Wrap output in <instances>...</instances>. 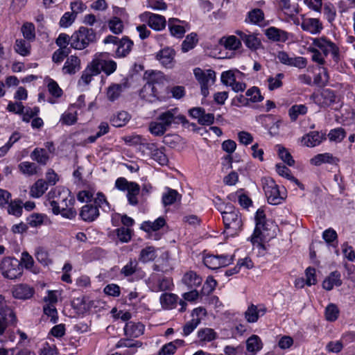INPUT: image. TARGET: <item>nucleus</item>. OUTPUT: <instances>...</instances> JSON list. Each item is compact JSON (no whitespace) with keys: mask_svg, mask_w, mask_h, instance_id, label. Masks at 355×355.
<instances>
[{"mask_svg":"<svg viewBox=\"0 0 355 355\" xmlns=\"http://www.w3.org/2000/svg\"><path fill=\"white\" fill-rule=\"evenodd\" d=\"M276 58L282 64L294 67L300 69H304L307 65L306 58L302 56H296L295 55L291 56L284 51H278Z\"/></svg>","mask_w":355,"mask_h":355,"instance_id":"f8f14e48","label":"nucleus"},{"mask_svg":"<svg viewBox=\"0 0 355 355\" xmlns=\"http://www.w3.org/2000/svg\"><path fill=\"white\" fill-rule=\"evenodd\" d=\"M276 171L280 176L286 178V179L293 182L301 189H304L303 185L300 182V181L291 175V170L284 164H277Z\"/></svg>","mask_w":355,"mask_h":355,"instance_id":"a19ab883","label":"nucleus"},{"mask_svg":"<svg viewBox=\"0 0 355 355\" xmlns=\"http://www.w3.org/2000/svg\"><path fill=\"white\" fill-rule=\"evenodd\" d=\"M255 229L252 234V240L257 243L259 236H264L263 232L268 230L266 218L263 220L255 221Z\"/></svg>","mask_w":355,"mask_h":355,"instance_id":"5fc2aeb1","label":"nucleus"},{"mask_svg":"<svg viewBox=\"0 0 355 355\" xmlns=\"http://www.w3.org/2000/svg\"><path fill=\"white\" fill-rule=\"evenodd\" d=\"M18 168L21 173L26 175H33L37 172V166L33 162H23L18 165Z\"/></svg>","mask_w":355,"mask_h":355,"instance_id":"864d4df0","label":"nucleus"},{"mask_svg":"<svg viewBox=\"0 0 355 355\" xmlns=\"http://www.w3.org/2000/svg\"><path fill=\"white\" fill-rule=\"evenodd\" d=\"M189 114L193 119H198V123L203 125H210L214 122V115L211 113H205L202 107H193L189 110Z\"/></svg>","mask_w":355,"mask_h":355,"instance_id":"f3484780","label":"nucleus"},{"mask_svg":"<svg viewBox=\"0 0 355 355\" xmlns=\"http://www.w3.org/2000/svg\"><path fill=\"white\" fill-rule=\"evenodd\" d=\"M311 45L321 51L324 55L327 56L331 54L334 60L337 61L339 59V47L327 37L322 36L313 38Z\"/></svg>","mask_w":355,"mask_h":355,"instance_id":"1a4fd4ad","label":"nucleus"},{"mask_svg":"<svg viewBox=\"0 0 355 355\" xmlns=\"http://www.w3.org/2000/svg\"><path fill=\"white\" fill-rule=\"evenodd\" d=\"M284 78V74L278 73L275 76H270L267 78L268 88L269 90L272 91L280 88L283 83L282 80Z\"/></svg>","mask_w":355,"mask_h":355,"instance_id":"de8ad7c7","label":"nucleus"},{"mask_svg":"<svg viewBox=\"0 0 355 355\" xmlns=\"http://www.w3.org/2000/svg\"><path fill=\"white\" fill-rule=\"evenodd\" d=\"M7 211L8 214L19 217L23 212V202L21 199H15L8 204Z\"/></svg>","mask_w":355,"mask_h":355,"instance_id":"37998d69","label":"nucleus"},{"mask_svg":"<svg viewBox=\"0 0 355 355\" xmlns=\"http://www.w3.org/2000/svg\"><path fill=\"white\" fill-rule=\"evenodd\" d=\"M166 190L167 191L162 195V203L165 207L172 205L175 201L178 196L176 190L169 188H167Z\"/></svg>","mask_w":355,"mask_h":355,"instance_id":"774afa93","label":"nucleus"},{"mask_svg":"<svg viewBox=\"0 0 355 355\" xmlns=\"http://www.w3.org/2000/svg\"><path fill=\"white\" fill-rule=\"evenodd\" d=\"M267 311V309L263 304L254 305L251 304L244 313L245 320L249 323H254L258 321L260 316H263Z\"/></svg>","mask_w":355,"mask_h":355,"instance_id":"a211bd4d","label":"nucleus"},{"mask_svg":"<svg viewBox=\"0 0 355 355\" xmlns=\"http://www.w3.org/2000/svg\"><path fill=\"white\" fill-rule=\"evenodd\" d=\"M94 206L97 207L98 209L101 208L103 211L106 212L110 211L111 209L110 203L107 202L105 195L101 192H98L96 194V197L94 198Z\"/></svg>","mask_w":355,"mask_h":355,"instance_id":"4d7b16f0","label":"nucleus"},{"mask_svg":"<svg viewBox=\"0 0 355 355\" xmlns=\"http://www.w3.org/2000/svg\"><path fill=\"white\" fill-rule=\"evenodd\" d=\"M144 325L141 322L130 321L125 324L124 327L125 335L131 338H138L144 332Z\"/></svg>","mask_w":355,"mask_h":355,"instance_id":"393cba45","label":"nucleus"},{"mask_svg":"<svg viewBox=\"0 0 355 355\" xmlns=\"http://www.w3.org/2000/svg\"><path fill=\"white\" fill-rule=\"evenodd\" d=\"M323 13L326 19L329 23H333L336 17V10L332 3H325L323 8Z\"/></svg>","mask_w":355,"mask_h":355,"instance_id":"338daca9","label":"nucleus"},{"mask_svg":"<svg viewBox=\"0 0 355 355\" xmlns=\"http://www.w3.org/2000/svg\"><path fill=\"white\" fill-rule=\"evenodd\" d=\"M162 78V73L152 71L149 74L147 83L140 91L139 95L141 98L149 103L162 101L165 98V96L160 94V90L163 87L161 83Z\"/></svg>","mask_w":355,"mask_h":355,"instance_id":"f257e3e1","label":"nucleus"},{"mask_svg":"<svg viewBox=\"0 0 355 355\" xmlns=\"http://www.w3.org/2000/svg\"><path fill=\"white\" fill-rule=\"evenodd\" d=\"M175 55L176 52L173 49L166 47L157 53L156 58L164 67L172 68L175 63Z\"/></svg>","mask_w":355,"mask_h":355,"instance_id":"2eb2a0df","label":"nucleus"},{"mask_svg":"<svg viewBox=\"0 0 355 355\" xmlns=\"http://www.w3.org/2000/svg\"><path fill=\"white\" fill-rule=\"evenodd\" d=\"M202 279L196 272L190 270L182 277V283L189 288H196L202 284Z\"/></svg>","mask_w":355,"mask_h":355,"instance_id":"b1692460","label":"nucleus"},{"mask_svg":"<svg viewBox=\"0 0 355 355\" xmlns=\"http://www.w3.org/2000/svg\"><path fill=\"white\" fill-rule=\"evenodd\" d=\"M198 42V35L196 33L189 34L182 43L181 50L184 53H187L195 48Z\"/></svg>","mask_w":355,"mask_h":355,"instance_id":"ea45409f","label":"nucleus"},{"mask_svg":"<svg viewBox=\"0 0 355 355\" xmlns=\"http://www.w3.org/2000/svg\"><path fill=\"white\" fill-rule=\"evenodd\" d=\"M222 217L225 229L231 230L230 234H237L242 227V220L239 210L230 205H225V211H222Z\"/></svg>","mask_w":355,"mask_h":355,"instance_id":"423d86ee","label":"nucleus"},{"mask_svg":"<svg viewBox=\"0 0 355 355\" xmlns=\"http://www.w3.org/2000/svg\"><path fill=\"white\" fill-rule=\"evenodd\" d=\"M198 336L200 342L207 343L214 340L217 334L212 329L204 328L198 331Z\"/></svg>","mask_w":355,"mask_h":355,"instance_id":"09e8293b","label":"nucleus"},{"mask_svg":"<svg viewBox=\"0 0 355 355\" xmlns=\"http://www.w3.org/2000/svg\"><path fill=\"white\" fill-rule=\"evenodd\" d=\"M327 137L331 142L340 143L346 137V131L343 128L331 129Z\"/></svg>","mask_w":355,"mask_h":355,"instance_id":"c03bdc74","label":"nucleus"},{"mask_svg":"<svg viewBox=\"0 0 355 355\" xmlns=\"http://www.w3.org/2000/svg\"><path fill=\"white\" fill-rule=\"evenodd\" d=\"M266 37L274 42H285L288 40V33L286 31L271 26L266 31Z\"/></svg>","mask_w":355,"mask_h":355,"instance_id":"cd10ccee","label":"nucleus"},{"mask_svg":"<svg viewBox=\"0 0 355 355\" xmlns=\"http://www.w3.org/2000/svg\"><path fill=\"white\" fill-rule=\"evenodd\" d=\"M17 318L14 310L7 304L5 297L0 295V336L17 325Z\"/></svg>","mask_w":355,"mask_h":355,"instance_id":"39448f33","label":"nucleus"},{"mask_svg":"<svg viewBox=\"0 0 355 355\" xmlns=\"http://www.w3.org/2000/svg\"><path fill=\"white\" fill-rule=\"evenodd\" d=\"M31 158L41 165H46L49 159V154L44 148H36L31 153Z\"/></svg>","mask_w":355,"mask_h":355,"instance_id":"e433bc0d","label":"nucleus"},{"mask_svg":"<svg viewBox=\"0 0 355 355\" xmlns=\"http://www.w3.org/2000/svg\"><path fill=\"white\" fill-rule=\"evenodd\" d=\"M49 204L54 214L61 212L60 208L73 206L76 200L70 191L64 187H56L48 193Z\"/></svg>","mask_w":355,"mask_h":355,"instance_id":"f03ea898","label":"nucleus"},{"mask_svg":"<svg viewBox=\"0 0 355 355\" xmlns=\"http://www.w3.org/2000/svg\"><path fill=\"white\" fill-rule=\"evenodd\" d=\"M165 224V219L161 216L153 222L150 220L143 222L141 228L146 232H155L163 227Z\"/></svg>","mask_w":355,"mask_h":355,"instance_id":"72a5a7b5","label":"nucleus"},{"mask_svg":"<svg viewBox=\"0 0 355 355\" xmlns=\"http://www.w3.org/2000/svg\"><path fill=\"white\" fill-rule=\"evenodd\" d=\"M263 347L261 338L257 335H252L246 340V349L251 355H255Z\"/></svg>","mask_w":355,"mask_h":355,"instance_id":"473e14b6","label":"nucleus"},{"mask_svg":"<svg viewBox=\"0 0 355 355\" xmlns=\"http://www.w3.org/2000/svg\"><path fill=\"white\" fill-rule=\"evenodd\" d=\"M80 216L84 221L92 222L98 217L99 210L94 205L87 204L82 207Z\"/></svg>","mask_w":355,"mask_h":355,"instance_id":"a878e982","label":"nucleus"},{"mask_svg":"<svg viewBox=\"0 0 355 355\" xmlns=\"http://www.w3.org/2000/svg\"><path fill=\"white\" fill-rule=\"evenodd\" d=\"M123 85L122 84H112L107 90V97L109 101H114L121 95L123 91Z\"/></svg>","mask_w":355,"mask_h":355,"instance_id":"8fccbe9b","label":"nucleus"},{"mask_svg":"<svg viewBox=\"0 0 355 355\" xmlns=\"http://www.w3.org/2000/svg\"><path fill=\"white\" fill-rule=\"evenodd\" d=\"M141 17L147 21L148 26L155 31H161L166 26V19L164 17L154 14L150 12H145Z\"/></svg>","mask_w":355,"mask_h":355,"instance_id":"4468645a","label":"nucleus"},{"mask_svg":"<svg viewBox=\"0 0 355 355\" xmlns=\"http://www.w3.org/2000/svg\"><path fill=\"white\" fill-rule=\"evenodd\" d=\"M339 159L329 153H320L315 155L310 159L313 166H320L322 164H337Z\"/></svg>","mask_w":355,"mask_h":355,"instance_id":"bb28decb","label":"nucleus"},{"mask_svg":"<svg viewBox=\"0 0 355 355\" xmlns=\"http://www.w3.org/2000/svg\"><path fill=\"white\" fill-rule=\"evenodd\" d=\"M0 270L3 277L15 279L23 273V267L20 261L14 257L4 258L0 265Z\"/></svg>","mask_w":355,"mask_h":355,"instance_id":"6e6552de","label":"nucleus"},{"mask_svg":"<svg viewBox=\"0 0 355 355\" xmlns=\"http://www.w3.org/2000/svg\"><path fill=\"white\" fill-rule=\"evenodd\" d=\"M340 311L336 304L330 303L325 309L324 315L327 321L334 322L339 315Z\"/></svg>","mask_w":355,"mask_h":355,"instance_id":"6e6d98bb","label":"nucleus"},{"mask_svg":"<svg viewBox=\"0 0 355 355\" xmlns=\"http://www.w3.org/2000/svg\"><path fill=\"white\" fill-rule=\"evenodd\" d=\"M127 191V198L129 204L133 206L137 205L139 202L137 196L140 191L139 185L135 182L134 184H130V187Z\"/></svg>","mask_w":355,"mask_h":355,"instance_id":"a18cd8bd","label":"nucleus"},{"mask_svg":"<svg viewBox=\"0 0 355 355\" xmlns=\"http://www.w3.org/2000/svg\"><path fill=\"white\" fill-rule=\"evenodd\" d=\"M311 99L315 104L321 108H327L338 101V96L334 90L324 88L313 93Z\"/></svg>","mask_w":355,"mask_h":355,"instance_id":"9d476101","label":"nucleus"},{"mask_svg":"<svg viewBox=\"0 0 355 355\" xmlns=\"http://www.w3.org/2000/svg\"><path fill=\"white\" fill-rule=\"evenodd\" d=\"M309 51L311 53V60L313 62L320 66H323L325 64V57H327V55H324L322 52H320L314 46H310Z\"/></svg>","mask_w":355,"mask_h":355,"instance_id":"680f3d73","label":"nucleus"},{"mask_svg":"<svg viewBox=\"0 0 355 355\" xmlns=\"http://www.w3.org/2000/svg\"><path fill=\"white\" fill-rule=\"evenodd\" d=\"M15 50L19 55L27 56L31 53V44L24 40H17L15 41Z\"/></svg>","mask_w":355,"mask_h":355,"instance_id":"3c124183","label":"nucleus"},{"mask_svg":"<svg viewBox=\"0 0 355 355\" xmlns=\"http://www.w3.org/2000/svg\"><path fill=\"white\" fill-rule=\"evenodd\" d=\"M183 300L179 299V311L183 312L186 311L187 306V302L194 303L199 297V293L193 288L191 291L184 293L182 295Z\"/></svg>","mask_w":355,"mask_h":355,"instance_id":"2f4dec72","label":"nucleus"},{"mask_svg":"<svg viewBox=\"0 0 355 355\" xmlns=\"http://www.w3.org/2000/svg\"><path fill=\"white\" fill-rule=\"evenodd\" d=\"M234 259V255L222 254H207L203 257V263L206 267L211 270H216L222 267L230 265Z\"/></svg>","mask_w":355,"mask_h":355,"instance_id":"9b49d317","label":"nucleus"},{"mask_svg":"<svg viewBox=\"0 0 355 355\" xmlns=\"http://www.w3.org/2000/svg\"><path fill=\"white\" fill-rule=\"evenodd\" d=\"M235 34L239 37L245 46L252 51H255L261 46V42L257 35L248 30H236Z\"/></svg>","mask_w":355,"mask_h":355,"instance_id":"ddd939ff","label":"nucleus"},{"mask_svg":"<svg viewBox=\"0 0 355 355\" xmlns=\"http://www.w3.org/2000/svg\"><path fill=\"white\" fill-rule=\"evenodd\" d=\"M301 28L303 31L311 34H319L323 29L322 22L317 18H305L301 23Z\"/></svg>","mask_w":355,"mask_h":355,"instance_id":"4be33fe9","label":"nucleus"},{"mask_svg":"<svg viewBox=\"0 0 355 355\" xmlns=\"http://www.w3.org/2000/svg\"><path fill=\"white\" fill-rule=\"evenodd\" d=\"M327 139V135L322 132L311 131L304 135L302 139V144L306 147H315L320 145Z\"/></svg>","mask_w":355,"mask_h":355,"instance_id":"dca6fc26","label":"nucleus"},{"mask_svg":"<svg viewBox=\"0 0 355 355\" xmlns=\"http://www.w3.org/2000/svg\"><path fill=\"white\" fill-rule=\"evenodd\" d=\"M195 78L200 85L201 94L206 98L209 94V87L216 82V72L212 69H202L196 67L193 69Z\"/></svg>","mask_w":355,"mask_h":355,"instance_id":"0eeeda50","label":"nucleus"},{"mask_svg":"<svg viewBox=\"0 0 355 355\" xmlns=\"http://www.w3.org/2000/svg\"><path fill=\"white\" fill-rule=\"evenodd\" d=\"M34 293V288L26 284H17L12 288V296L17 300H28L33 296Z\"/></svg>","mask_w":355,"mask_h":355,"instance_id":"6ab92c4d","label":"nucleus"},{"mask_svg":"<svg viewBox=\"0 0 355 355\" xmlns=\"http://www.w3.org/2000/svg\"><path fill=\"white\" fill-rule=\"evenodd\" d=\"M177 108H173L162 112L157 117L159 121L167 129H168L172 123H175L177 119Z\"/></svg>","mask_w":355,"mask_h":355,"instance_id":"c756f323","label":"nucleus"},{"mask_svg":"<svg viewBox=\"0 0 355 355\" xmlns=\"http://www.w3.org/2000/svg\"><path fill=\"white\" fill-rule=\"evenodd\" d=\"M177 300V297L175 294L164 293L160 297V302L163 308L172 309L174 307Z\"/></svg>","mask_w":355,"mask_h":355,"instance_id":"052dcab7","label":"nucleus"},{"mask_svg":"<svg viewBox=\"0 0 355 355\" xmlns=\"http://www.w3.org/2000/svg\"><path fill=\"white\" fill-rule=\"evenodd\" d=\"M130 119V116L127 112L121 111L112 117L111 122L115 127H122L129 121Z\"/></svg>","mask_w":355,"mask_h":355,"instance_id":"49530a36","label":"nucleus"},{"mask_svg":"<svg viewBox=\"0 0 355 355\" xmlns=\"http://www.w3.org/2000/svg\"><path fill=\"white\" fill-rule=\"evenodd\" d=\"M48 189V183L42 179L38 180L31 188L30 193L33 198H40Z\"/></svg>","mask_w":355,"mask_h":355,"instance_id":"58836bf2","label":"nucleus"},{"mask_svg":"<svg viewBox=\"0 0 355 355\" xmlns=\"http://www.w3.org/2000/svg\"><path fill=\"white\" fill-rule=\"evenodd\" d=\"M157 257L156 249L153 246H147L143 248L139 256V261L142 263L153 261Z\"/></svg>","mask_w":355,"mask_h":355,"instance_id":"4c0bfd02","label":"nucleus"},{"mask_svg":"<svg viewBox=\"0 0 355 355\" xmlns=\"http://www.w3.org/2000/svg\"><path fill=\"white\" fill-rule=\"evenodd\" d=\"M342 284L340 274L338 271L330 273L322 282V287L327 291H331L334 286H340Z\"/></svg>","mask_w":355,"mask_h":355,"instance_id":"7c9ffc66","label":"nucleus"},{"mask_svg":"<svg viewBox=\"0 0 355 355\" xmlns=\"http://www.w3.org/2000/svg\"><path fill=\"white\" fill-rule=\"evenodd\" d=\"M278 155L279 158L288 166H292L294 165L295 160L291 153L284 147L281 146H278Z\"/></svg>","mask_w":355,"mask_h":355,"instance_id":"69168bd1","label":"nucleus"},{"mask_svg":"<svg viewBox=\"0 0 355 355\" xmlns=\"http://www.w3.org/2000/svg\"><path fill=\"white\" fill-rule=\"evenodd\" d=\"M220 42L226 49L231 51L238 50L241 47V41L240 38L238 39L235 35L223 37L220 39Z\"/></svg>","mask_w":355,"mask_h":355,"instance_id":"c9c22d12","label":"nucleus"},{"mask_svg":"<svg viewBox=\"0 0 355 355\" xmlns=\"http://www.w3.org/2000/svg\"><path fill=\"white\" fill-rule=\"evenodd\" d=\"M97 40L96 33L92 28L81 26L71 36V47L83 50Z\"/></svg>","mask_w":355,"mask_h":355,"instance_id":"7ed1b4c3","label":"nucleus"},{"mask_svg":"<svg viewBox=\"0 0 355 355\" xmlns=\"http://www.w3.org/2000/svg\"><path fill=\"white\" fill-rule=\"evenodd\" d=\"M150 132L155 136H162L168 130L159 121H151L148 126Z\"/></svg>","mask_w":355,"mask_h":355,"instance_id":"bf43d9fd","label":"nucleus"},{"mask_svg":"<svg viewBox=\"0 0 355 355\" xmlns=\"http://www.w3.org/2000/svg\"><path fill=\"white\" fill-rule=\"evenodd\" d=\"M142 345V342L139 340H134L130 338H121L117 342L116 347L128 348V349L123 353V355H133L137 352V349L141 347Z\"/></svg>","mask_w":355,"mask_h":355,"instance_id":"412c9836","label":"nucleus"},{"mask_svg":"<svg viewBox=\"0 0 355 355\" xmlns=\"http://www.w3.org/2000/svg\"><path fill=\"white\" fill-rule=\"evenodd\" d=\"M139 270L138 261L136 259H130V261L121 268V274L128 277Z\"/></svg>","mask_w":355,"mask_h":355,"instance_id":"603ef678","label":"nucleus"},{"mask_svg":"<svg viewBox=\"0 0 355 355\" xmlns=\"http://www.w3.org/2000/svg\"><path fill=\"white\" fill-rule=\"evenodd\" d=\"M80 69V60L76 55H71L69 57L63 67L62 72L64 74H75Z\"/></svg>","mask_w":355,"mask_h":355,"instance_id":"c85d7f7f","label":"nucleus"},{"mask_svg":"<svg viewBox=\"0 0 355 355\" xmlns=\"http://www.w3.org/2000/svg\"><path fill=\"white\" fill-rule=\"evenodd\" d=\"M150 288L155 292L168 290L171 286V281L167 278H158L157 275L153 274L148 279Z\"/></svg>","mask_w":355,"mask_h":355,"instance_id":"aec40b11","label":"nucleus"},{"mask_svg":"<svg viewBox=\"0 0 355 355\" xmlns=\"http://www.w3.org/2000/svg\"><path fill=\"white\" fill-rule=\"evenodd\" d=\"M262 187L268 202L272 205L282 204L286 198V192L280 190L275 180L269 177L261 179Z\"/></svg>","mask_w":355,"mask_h":355,"instance_id":"20e7f679","label":"nucleus"},{"mask_svg":"<svg viewBox=\"0 0 355 355\" xmlns=\"http://www.w3.org/2000/svg\"><path fill=\"white\" fill-rule=\"evenodd\" d=\"M36 259L43 266H47L52 263L49 253L42 248H37L35 254Z\"/></svg>","mask_w":355,"mask_h":355,"instance_id":"e2e57ef3","label":"nucleus"},{"mask_svg":"<svg viewBox=\"0 0 355 355\" xmlns=\"http://www.w3.org/2000/svg\"><path fill=\"white\" fill-rule=\"evenodd\" d=\"M308 112V107L304 104L292 105L288 110V116L292 121H295L300 116L305 115Z\"/></svg>","mask_w":355,"mask_h":355,"instance_id":"79ce46f5","label":"nucleus"},{"mask_svg":"<svg viewBox=\"0 0 355 355\" xmlns=\"http://www.w3.org/2000/svg\"><path fill=\"white\" fill-rule=\"evenodd\" d=\"M265 15L260 8H254L250 10L245 17V22L250 24L261 26L264 24Z\"/></svg>","mask_w":355,"mask_h":355,"instance_id":"5701e85b","label":"nucleus"},{"mask_svg":"<svg viewBox=\"0 0 355 355\" xmlns=\"http://www.w3.org/2000/svg\"><path fill=\"white\" fill-rule=\"evenodd\" d=\"M133 45L132 41L128 39L127 37L121 38L118 44L116 53L119 57L126 56L131 51Z\"/></svg>","mask_w":355,"mask_h":355,"instance_id":"f704fd0d","label":"nucleus"},{"mask_svg":"<svg viewBox=\"0 0 355 355\" xmlns=\"http://www.w3.org/2000/svg\"><path fill=\"white\" fill-rule=\"evenodd\" d=\"M46 218L45 214L34 213L26 218V223L32 227H37L42 225Z\"/></svg>","mask_w":355,"mask_h":355,"instance_id":"13d9d810","label":"nucleus"},{"mask_svg":"<svg viewBox=\"0 0 355 355\" xmlns=\"http://www.w3.org/2000/svg\"><path fill=\"white\" fill-rule=\"evenodd\" d=\"M21 32L25 39L33 41L35 38V26L31 22H26L21 27Z\"/></svg>","mask_w":355,"mask_h":355,"instance_id":"0e129e2a","label":"nucleus"}]
</instances>
